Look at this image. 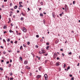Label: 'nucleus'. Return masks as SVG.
<instances>
[{"label": "nucleus", "instance_id": "f257e3e1", "mask_svg": "<svg viewBox=\"0 0 80 80\" xmlns=\"http://www.w3.org/2000/svg\"><path fill=\"white\" fill-rule=\"evenodd\" d=\"M22 31H23V32H27V29H26V28H25V27H23L22 28Z\"/></svg>", "mask_w": 80, "mask_h": 80}, {"label": "nucleus", "instance_id": "f03ea898", "mask_svg": "<svg viewBox=\"0 0 80 80\" xmlns=\"http://www.w3.org/2000/svg\"><path fill=\"white\" fill-rule=\"evenodd\" d=\"M44 78H45V80H48V78H47V74H45L44 75Z\"/></svg>", "mask_w": 80, "mask_h": 80}, {"label": "nucleus", "instance_id": "7ed1b4c3", "mask_svg": "<svg viewBox=\"0 0 80 80\" xmlns=\"http://www.w3.org/2000/svg\"><path fill=\"white\" fill-rule=\"evenodd\" d=\"M57 57V53H54L53 55V57L54 58H55Z\"/></svg>", "mask_w": 80, "mask_h": 80}, {"label": "nucleus", "instance_id": "20e7f679", "mask_svg": "<svg viewBox=\"0 0 80 80\" xmlns=\"http://www.w3.org/2000/svg\"><path fill=\"white\" fill-rule=\"evenodd\" d=\"M68 9L67 8V5L65 4V11H67Z\"/></svg>", "mask_w": 80, "mask_h": 80}, {"label": "nucleus", "instance_id": "39448f33", "mask_svg": "<svg viewBox=\"0 0 80 80\" xmlns=\"http://www.w3.org/2000/svg\"><path fill=\"white\" fill-rule=\"evenodd\" d=\"M24 65H27L28 64V61H25L24 62Z\"/></svg>", "mask_w": 80, "mask_h": 80}, {"label": "nucleus", "instance_id": "423d86ee", "mask_svg": "<svg viewBox=\"0 0 80 80\" xmlns=\"http://www.w3.org/2000/svg\"><path fill=\"white\" fill-rule=\"evenodd\" d=\"M59 62H57L56 64V66H59V65H60V64H59Z\"/></svg>", "mask_w": 80, "mask_h": 80}, {"label": "nucleus", "instance_id": "0eeeda50", "mask_svg": "<svg viewBox=\"0 0 80 80\" xmlns=\"http://www.w3.org/2000/svg\"><path fill=\"white\" fill-rule=\"evenodd\" d=\"M41 76L40 75H38L37 76V78H40V77H41Z\"/></svg>", "mask_w": 80, "mask_h": 80}, {"label": "nucleus", "instance_id": "6e6552de", "mask_svg": "<svg viewBox=\"0 0 80 80\" xmlns=\"http://www.w3.org/2000/svg\"><path fill=\"white\" fill-rule=\"evenodd\" d=\"M3 28H4V29H6V28H7V25H4L3 27Z\"/></svg>", "mask_w": 80, "mask_h": 80}, {"label": "nucleus", "instance_id": "1a4fd4ad", "mask_svg": "<svg viewBox=\"0 0 80 80\" xmlns=\"http://www.w3.org/2000/svg\"><path fill=\"white\" fill-rule=\"evenodd\" d=\"M10 38H8L7 40V41L8 42H10Z\"/></svg>", "mask_w": 80, "mask_h": 80}, {"label": "nucleus", "instance_id": "9d476101", "mask_svg": "<svg viewBox=\"0 0 80 80\" xmlns=\"http://www.w3.org/2000/svg\"><path fill=\"white\" fill-rule=\"evenodd\" d=\"M63 14V12H62L61 13L59 14V15L60 17H62Z\"/></svg>", "mask_w": 80, "mask_h": 80}, {"label": "nucleus", "instance_id": "9b49d317", "mask_svg": "<svg viewBox=\"0 0 80 80\" xmlns=\"http://www.w3.org/2000/svg\"><path fill=\"white\" fill-rule=\"evenodd\" d=\"M17 7H18L16 5V6H15L14 7V9H17Z\"/></svg>", "mask_w": 80, "mask_h": 80}, {"label": "nucleus", "instance_id": "f8f14e48", "mask_svg": "<svg viewBox=\"0 0 80 80\" xmlns=\"http://www.w3.org/2000/svg\"><path fill=\"white\" fill-rule=\"evenodd\" d=\"M58 41H59V40H56V42H55V43H56V44H57V43H58Z\"/></svg>", "mask_w": 80, "mask_h": 80}, {"label": "nucleus", "instance_id": "ddd939ff", "mask_svg": "<svg viewBox=\"0 0 80 80\" xmlns=\"http://www.w3.org/2000/svg\"><path fill=\"white\" fill-rule=\"evenodd\" d=\"M67 71H68V70H70V66H68V68H67Z\"/></svg>", "mask_w": 80, "mask_h": 80}, {"label": "nucleus", "instance_id": "4468645a", "mask_svg": "<svg viewBox=\"0 0 80 80\" xmlns=\"http://www.w3.org/2000/svg\"><path fill=\"white\" fill-rule=\"evenodd\" d=\"M3 43H6V41H5V39H3Z\"/></svg>", "mask_w": 80, "mask_h": 80}, {"label": "nucleus", "instance_id": "2eb2a0df", "mask_svg": "<svg viewBox=\"0 0 80 80\" xmlns=\"http://www.w3.org/2000/svg\"><path fill=\"white\" fill-rule=\"evenodd\" d=\"M24 19V18H23V17H22L21 18V21H23V20Z\"/></svg>", "mask_w": 80, "mask_h": 80}, {"label": "nucleus", "instance_id": "dca6fc26", "mask_svg": "<svg viewBox=\"0 0 80 80\" xmlns=\"http://www.w3.org/2000/svg\"><path fill=\"white\" fill-rule=\"evenodd\" d=\"M9 32H10V33H12V32H13V31H12V30L11 29H10L9 30Z\"/></svg>", "mask_w": 80, "mask_h": 80}, {"label": "nucleus", "instance_id": "f3484780", "mask_svg": "<svg viewBox=\"0 0 80 80\" xmlns=\"http://www.w3.org/2000/svg\"><path fill=\"white\" fill-rule=\"evenodd\" d=\"M26 68H27V69H29V68H28V66H26Z\"/></svg>", "mask_w": 80, "mask_h": 80}, {"label": "nucleus", "instance_id": "a211bd4d", "mask_svg": "<svg viewBox=\"0 0 80 80\" xmlns=\"http://www.w3.org/2000/svg\"><path fill=\"white\" fill-rule=\"evenodd\" d=\"M49 48V46H48L46 47V49L47 50H48V48Z\"/></svg>", "mask_w": 80, "mask_h": 80}, {"label": "nucleus", "instance_id": "6ab92c4d", "mask_svg": "<svg viewBox=\"0 0 80 80\" xmlns=\"http://www.w3.org/2000/svg\"><path fill=\"white\" fill-rule=\"evenodd\" d=\"M22 48H23V47H22V46H21L20 47V50H22Z\"/></svg>", "mask_w": 80, "mask_h": 80}, {"label": "nucleus", "instance_id": "aec40b11", "mask_svg": "<svg viewBox=\"0 0 80 80\" xmlns=\"http://www.w3.org/2000/svg\"><path fill=\"white\" fill-rule=\"evenodd\" d=\"M11 66H12V64H9L8 65L9 67H11Z\"/></svg>", "mask_w": 80, "mask_h": 80}, {"label": "nucleus", "instance_id": "412c9836", "mask_svg": "<svg viewBox=\"0 0 80 80\" xmlns=\"http://www.w3.org/2000/svg\"><path fill=\"white\" fill-rule=\"evenodd\" d=\"M19 58L20 59L21 61H22V58L21 57H20Z\"/></svg>", "mask_w": 80, "mask_h": 80}, {"label": "nucleus", "instance_id": "4be33fe9", "mask_svg": "<svg viewBox=\"0 0 80 80\" xmlns=\"http://www.w3.org/2000/svg\"><path fill=\"white\" fill-rule=\"evenodd\" d=\"M40 16H41V17H43V14L42 13H40Z\"/></svg>", "mask_w": 80, "mask_h": 80}, {"label": "nucleus", "instance_id": "5701e85b", "mask_svg": "<svg viewBox=\"0 0 80 80\" xmlns=\"http://www.w3.org/2000/svg\"><path fill=\"white\" fill-rule=\"evenodd\" d=\"M21 14H22V15H23V16H25V14H23V12H22V13Z\"/></svg>", "mask_w": 80, "mask_h": 80}, {"label": "nucleus", "instance_id": "b1692460", "mask_svg": "<svg viewBox=\"0 0 80 80\" xmlns=\"http://www.w3.org/2000/svg\"><path fill=\"white\" fill-rule=\"evenodd\" d=\"M42 53H45V51L44 50H43V51H42Z\"/></svg>", "mask_w": 80, "mask_h": 80}, {"label": "nucleus", "instance_id": "393cba45", "mask_svg": "<svg viewBox=\"0 0 80 80\" xmlns=\"http://www.w3.org/2000/svg\"><path fill=\"white\" fill-rule=\"evenodd\" d=\"M39 53H40V54H42V51H39Z\"/></svg>", "mask_w": 80, "mask_h": 80}, {"label": "nucleus", "instance_id": "a878e982", "mask_svg": "<svg viewBox=\"0 0 80 80\" xmlns=\"http://www.w3.org/2000/svg\"><path fill=\"white\" fill-rule=\"evenodd\" d=\"M0 70L1 71H2V70H3V68H0Z\"/></svg>", "mask_w": 80, "mask_h": 80}, {"label": "nucleus", "instance_id": "bb28decb", "mask_svg": "<svg viewBox=\"0 0 80 80\" xmlns=\"http://www.w3.org/2000/svg\"><path fill=\"white\" fill-rule=\"evenodd\" d=\"M40 3L41 5H43V2H42Z\"/></svg>", "mask_w": 80, "mask_h": 80}, {"label": "nucleus", "instance_id": "cd10ccee", "mask_svg": "<svg viewBox=\"0 0 80 80\" xmlns=\"http://www.w3.org/2000/svg\"><path fill=\"white\" fill-rule=\"evenodd\" d=\"M65 67H66V64H64V66H63L64 68H65Z\"/></svg>", "mask_w": 80, "mask_h": 80}, {"label": "nucleus", "instance_id": "c85d7f7f", "mask_svg": "<svg viewBox=\"0 0 80 80\" xmlns=\"http://www.w3.org/2000/svg\"><path fill=\"white\" fill-rule=\"evenodd\" d=\"M72 54V52H70L68 53V55H71Z\"/></svg>", "mask_w": 80, "mask_h": 80}, {"label": "nucleus", "instance_id": "c756f323", "mask_svg": "<svg viewBox=\"0 0 80 80\" xmlns=\"http://www.w3.org/2000/svg\"><path fill=\"white\" fill-rule=\"evenodd\" d=\"M30 42H28L27 44L28 45H29L30 44Z\"/></svg>", "mask_w": 80, "mask_h": 80}, {"label": "nucleus", "instance_id": "7c9ffc66", "mask_svg": "<svg viewBox=\"0 0 80 80\" xmlns=\"http://www.w3.org/2000/svg\"><path fill=\"white\" fill-rule=\"evenodd\" d=\"M13 74H12V72H10V75L11 76H12V75Z\"/></svg>", "mask_w": 80, "mask_h": 80}, {"label": "nucleus", "instance_id": "2f4dec72", "mask_svg": "<svg viewBox=\"0 0 80 80\" xmlns=\"http://www.w3.org/2000/svg\"><path fill=\"white\" fill-rule=\"evenodd\" d=\"M62 57H64V56H65V54L63 53H62Z\"/></svg>", "mask_w": 80, "mask_h": 80}, {"label": "nucleus", "instance_id": "473e14b6", "mask_svg": "<svg viewBox=\"0 0 80 80\" xmlns=\"http://www.w3.org/2000/svg\"><path fill=\"white\" fill-rule=\"evenodd\" d=\"M19 7H23V6L22 5H19Z\"/></svg>", "mask_w": 80, "mask_h": 80}, {"label": "nucleus", "instance_id": "72a5a7b5", "mask_svg": "<svg viewBox=\"0 0 80 80\" xmlns=\"http://www.w3.org/2000/svg\"><path fill=\"white\" fill-rule=\"evenodd\" d=\"M36 57H37V58H38V59L39 60H40V57H39L38 56H37Z\"/></svg>", "mask_w": 80, "mask_h": 80}, {"label": "nucleus", "instance_id": "f704fd0d", "mask_svg": "<svg viewBox=\"0 0 80 80\" xmlns=\"http://www.w3.org/2000/svg\"><path fill=\"white\" fill-rule=\"evenodd\" d=\"M36 37L37 38H38V37H39V36L38 35H37L36 36Z\"/></svg>", "mask_w": 80, "mask_h": 80}, {"label": "nucleus", "instance_id": "c9c22d12", "mask_svg": "<svg viewBox=\"0 0 80 80\" xmlns=\"http://www.w3.org/2000/svg\"><path fill=\"white\" fill-rule=\"evenodd\" d=\"M13 78H10V80H13Z\"/></svg>", "mask_w": 80, "mask_h": 80}, {"label": "nucleus", "instance_id": "e433bc0d", "mask_svg": "<svg viewBox=\"0 0 80 80\" xmlns=\"http://www.w3.org/2000/svg\"><path fill=\"white\" fill-rule=\"evenodd\" d=\"M18 42V41H16L14 43H17Z\"/></svg>", "mask_w": 80, "mask_h": 80}, {"label": "nucleus", "instance_id": "4c0bfd02", "mask_svg": "<svg viewBox=\"0 0 80 80\" xmlns=\"http://www.w3.org/2000/svg\"><path fill=\"white\" fill-rule=\"evenodd\" d=\"M71 80H74V78L73 77H72V78H71Z\"/></svg>", "mask_w": 80, "mask_h": 80}, {"label": "nucleus", "instance_id": "58836bf2", "mask_svg": "<svg viewBox=\"0 0 80 80\" xmlns=\"http://www.w3.org/2000/svg\"><path fill=\"white\" fill-rule=\"evenodd\" d=\"M13 24H12V23H11V27H13Z\"/></svg>", "mask_w": 80, "mask_h": 80}, {"label": "nucleus", "instance_id": "ea45409f", "mask_svg": "<svg viewBox=\"0 0 80 80\" xmlns=\"http://www.w3.org/2000/svg\"><path fill=\"white\" fill-rule=\"evenodd\" d=\"M41 69H42V68H41V67H40V68H39V70L40 71V70H41Z\"/></svg>", "mask_w": 80, "mask_h": 80}, {"label": "nucleus", "instance_id": "a19ab883", "mask_svg": "<svg viewBox=\"0 0 80 80\" xmlns=\"http://www.w3.org/2000/svg\"><path fill=\"white\" fill-rule=\"evenodd\" d=\"M28 11H30V8H28Z\"/></svg>", "mask_w": 80, "mask_h": 80}, {"label": "nucleus", "instance_id": "79ce46f5", "mask_svg": "<svg viewBox=\"0 0 80 80\" xmlns=\"http://www.w3.org/2000/svg\"><path fill=\"white\" fill-rule=\"evenodd\" d=\"M52 17L53 18H55V16H54V15H53V13H52Z\"/></svg>", "mask_w": 80, "mask_h": 80}, {"label": "nucleus", "instance_id": "37998d69", "mask_svg": "<svg viewBox=\"0 0 80 80\" xmlns=\"http://www.w3.org/2000/svg\"><path fill=\"white\" fill-rule=\"evenodd\" d=\"M69 76H70V77H72V75L70 74Z\"/></svg>", "mask_w": 80, "mask_h": 80}, {"label": "nucleus", "instance_id": "c03bdc74", "mask_svg": "<svg viewBox=\"0 0 80 80\" xmlns=\"http://www.w3.org/2000/svg\"><path fill=\"white\" fill-rule=\"evenodd\" d=\"M46 45H49V43L48 42H47V43H46Z\"/></svg>", "mask_w": 80, "mask_h": 80}, {"label": "nucleus", "instance_id": "a18cd8bd", "mask_svg": "<svg viewBox=\"0 0 80 80\" xmlns=\"http://www.w3.org/2000/svg\"><path fill=\"white\" fill-rule=\"evenodd\" d=\"M36 48H38V46L37 45H36Z\"/></svg>", "mask_w": 80, "mask_h": 80}, {"label": "nucleus", "instance_id": "49530a36", "mask_svg": "<svg viewBox=\"0 0 80 80\" xmlns=\"http://www.w3.org/2000/svg\"><path fill=\"white\" fill-rule=\"evenodd\" d=\"M6 63L7 64H8V63H9V61H8L6 62Z\"/></svg>", "mask_w": 80, "mask_h": 80}, {"label": "nucleus", "instance_id": "de8ad7c7", "mask_svg": "<svg viewBox=\"0 0 80 80\" xmlns=\"http://www.w3.org/2000/svg\"><path fill=\"white\" fill-rule=\"evenodd\" d=\"M23 46L24 47H26V45L25 44H23Z\"/></svg>", "mask_w": 80, "mask_h": 80}, {"label": "nucleus", "instance_id": "09e8293b", "mask_svg": "<svg viewBox=\"0 0 80 80\" xmlns=\"http://www.w3.org/2000/svg\"><path fill=\"white\" fill-rule=\"evenodd\" d=\"M12 3H11L10 4V7H12Z\"/></svg>", "mask_w": 80, "mask_h": 80}, {"label": "nucleus", "instance_id": "8fccbe9b", "mask_svg": "<svg viewBox=\"0 0 80 80\" xmlns=\"http://www.w3.org/2000/svg\"><path fill=\"white\" fill-rule=\"evenodd\" d=\"M6 33H7V32L6 31H4V34H5Z\"/></svg>", "mask_w": 80, "mask_h": 80}, {"label": "nucleus", "instance_id": "3c124183", "mask_svg": "<svg viewBox=\"0 0 80 80\" xmlns=\"http://www.w3.org/2000/svg\"><path fill=\"white\" fill-rule=\"evenodd\" d=\"M75 1H73V5H75Z\"/></svg>", "mask_w": 80, "mask_h": 80}, {"label": "nucleus", "instance_id": "603ef678", "mask_svg": "<svg viewBox=\"0 0 80 80\" xmlns=\"http://www.w3.org/2000/svg\"><path fill=\"white\" fill-rule=\"evenodd\" d=\"M9 22H11V19H10V18H9Z\"/></svg>", "mask_w": 80, "mask_h": 80}, {"label": "nucleus", "instance_id": "864d4df0", "mask_svg": "<svg viewBox=\"0 0 80 80\" xmlns=\"http://www.w3.org/2000/svg\"><path fill=\"white\" fill-rule=\"evenodd\" d=\"M43 23L44 24H45V22L44 21H43Z\"/></svg>", "mask_w": 80, "mask_h": 80}, {"label": "nucleus", "instance_id": "5fc2aeb1", "mask_svg": "<svg viewBox=\"0 0 80 80\" xmlns=\"http://www.w3.org/2000/svg\"><path fill=\"white\" fill-rule=\"evenodd\" d=\"M7 0H4V2H7Z\"/></svg>", "mask_w": 80, "mask_h": 80}, {"label": "nucleus", "instance_id": "6e6d98bb", "mask_svg": "<svg viewBox=\"0 0 80 80\" xmlns=\"http://www.w3.org/2000/svg\"><path fill=\"white\" fill-rule=\"evenodd\" d=\"M6 53V52H3V54H5V53Z\"/></svg>", "mask_w": 80, "mask_h": 80}, {"label": "nucleus", "instance_id": "4d7b16f0", "mask_svg": "<svg viewBox=\"0 0 80 80\" xmlns=\"http://www.w3.org/2000/svg\"><path fill=\"white\" fill-rule=\"evenodd\" d=\"M1 62H2V63H3V62H4V61L3 60H1Z\"/></svg>", "mask_w": 80, "mask_h": 80}, {"label": "nucleus", "instance_id": "13d9d810", "mask_svg": "<svg viewBox=\"0 0 80 80\" xmlns=\"http://www.w3.org/2000/svg\"><path fill=\"white\" fill-rule=\"evenodd\" d=\"M19 12H20V11L18 10H17V13H19Z\"/></svg>", "mask_w": 80, "mask_h": 80}, {"label": "nucleus", "instance_id": "bf43d9fd", "mask_svg": "<svg viewBox=\"0 0 80 80\" xmlns=\"http://www.w3.org/2000/svg\"><path fill=\"white\" fill-rule=\"evenodd\" d=\"M57 60H59V59H59V58H58V57L57 58Z\"/></svg>", "mask_w": 80, "mask_h": 80}, {"label": "nucleus", "instance_id": "052dcab7", "mask_svg": "<svg viewBox=\"0 0 80 80\" xmlns=\"http://www.w3.org/2000/svg\"><path fill=\"white\" fill-rule=\"evenodd\" d=\"M10 13H13V12L12 11H10Z\"/></svg>", "mask_w": 80, "mask_h": 80}, {"label": "nucleus", "instance_id": "680f3d73", "mask_svg": "<svg viewBox=\"0 0 80 80\" xmlns=\"http://www.w3.org/2000/svg\"><path fill=\"white\" fill-rule=\"evenodd\" d=\"M29 75L30 76H32V73H30Z\"/></svg>", "mask_w": 80, "mask_h": 80}, {"label": "nucleus", "instance_id": "e2e57ef3", "mask_svg": "<svg viewBox=\"0 0 80 80\" xmlns=\"http://www.w3.org/2000/svg\"><path fill=\"white\" fill-rule=\"evenodd\" d=\"M11 10H12V11H13V8L11 9Z\"/></svg>", "mask_w": 80, "mask_h": 80}, {"label": "nucleus", "instance_id": "0e129e2a", "mask_svg": "<svg viewBox=\"0 0 80 80\" xmlns=\"http://www.w3.org/2000/svg\"><path fill=\"white\" fill-rule=\"evenodd\" d=\"M0 48H3V46H0Z\"/></svg>", "mask_w": 80, "mask_h": 80}, {"label": "nucleus", "instance_id": "69168bd1", "mask_svg": "<svg viewBox=\"0 0 80 80\" xmlns=\"http://www.w3.org/2000/svg\"><path fill=\"white\" fill-rule=\"evenodd\" d=\"M41 51H42V52H43V49H41Z\"/></svg>", "mask_w": 80, "mask_h": 80}, {"label": "nucleus", "instance_id": "338daca9", "mask_svg": "<svg viewBox=\"0 0 80 80\" xmlns=\"http://www.w3.org/2000/svg\"><path fill=\"white\" fill-rule=\"evenodd\" d=\"M32 56H33V57H34V56H35V55L33 54H32Z\"/></svg>", "mask_w": 80, "mask_h": 80}, {"label": "nucleus", "instance_id": "774afa93", "mask_svg": "<svg viewBox=\"0 0 80 80\" xmlns=\"http://www.w3.org/2000/svg\"><path fill=\"white\" fill-rule=\"evenodd\" d=\"M12 62V59H10V62Z\"/></svg>", "mask_w": 80, "mask_h": 80}]
</instances>
